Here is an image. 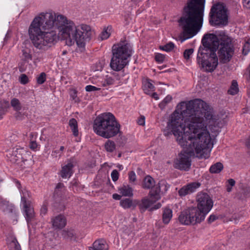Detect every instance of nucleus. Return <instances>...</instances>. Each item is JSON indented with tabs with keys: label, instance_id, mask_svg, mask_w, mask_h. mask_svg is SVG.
Listing matches in <instances>:
<instances>
[{
	"label": "nucleus",
	"instance_id": "39",
	"mask_svg": "<svg viewBox=\"0 0 250 250\" xmlns=\"http://www.w3.org/2000/svg\"><path fill=\"white\" fill-rule=\"evenodd\" d=\"M46 81V74L44 72H42L37 78V83L42 84Z\"/></svg>",
	"mask_w": 250,
	"mask_h": 250
},
{
	"label": "nucleus",
	"instance_id": "15",
	"mask_svg": "<svg viewBox=\"0 0 250 250\" xmlns=\"http://www.w3.org/2000/svg\"><path fill=\"white\" fill-rule=\"evenodd\" d=\"M24 216L28 223L33 220L35 217V212L30 203H26L23 205Z\"/></svg>",
	"mask_w": 250,
	"mask_h": 250
},
{
	"label": "nucleus",
	"instance_id": "6",
	"mask_svg": "<svg viewBox=\"0 0 250 250\" xmlns=\"http://www.w3.org/2000/svg\"><path fill=\"white\" fill-rule=\"evenodd\" d=\"M188 141V145L182 146L187 149L186 151L179 155V158L175 161L174 164L175 168L186 171L188 170L191 166V161L189 155H195V153L196 156L199 158L207 159L209 157L210 151L213 147V146H212L209 149L208 156L206 157H204L205 156L204 153V151L201 150V149L203 148L202 146L204 144V140L203 142H199V141H197V142L194 143H191L189 141ZM212 145H213V144Z\"/></svg>",
	"mask_w": 250,
	"mask_h": 250
},
{
	"label": "nucleus",
	"instance_id": "36",
	"mask_svg": "<svg viewBox=\"0 0 250 250\" xmlns=\"http://www.w3.org/2000/svg\"><path fill=\"white\" fill-rule=\"evenodd\" d=\"M172 100V97L167 95L159 104L161 108H164L167 104L169 103Z\"/></svg>",
	"mask_w": 250,
	"mask_h": 250
},
{
	"label": "nucleus",
	"instance_id": "14",
	"mask_svg": "<svg viewBox=\"0 0 250 250\" xmlns=\"http://www.w3.org/2000/svg\"><path fill=\"white\" fill-rule=\"evenodd\" d=\"M53 227L55 229H62L66 225L65 217L61 214L53 218L51 220Z\"/></svg>",
	"mask_w": 250,
	"mask_h": 250
},
{
	"label": "nucleus",
	"instance_id": "41",
	"mask_svg": "<svg viewBox=\"0 0 250 250\" xmlns=\"http://www.w3.org/2000/svg\"><path fill=\"white\" fill-rule=\"evenodd\" d=\"M194 50L193 49L190 48L186 49L184 52V57L185 59L188 60L189 59L190 56L193 53Z\"/></svg>",
	"mask_w": 250,
	"mask_h": 250
},
{
	"label": "nucleus",
	"instance_id": "54",
	"mask_svg": "<svg viewBox=\"0 0 250 250\" xmlns=\"http://www.w3.org/2000/svg\"><path fill=\"white\" fill-rule=\"evenodd\" d=\"M228 185L231 187H233L235 185V181L233 179H229L228 180Z\"/></svg>",
	"mask_w": 250,
	"mask_h": 250
},
{
	"label": "nucleus",
	"instance_id": "44",
	"mask_svg": "<svg viewBox=\"0 0 250 250\" xmlns=\"http://www.w3.org/2000/svg\"><path fill=\"white\" fill-rule=\"evenodd\" d=\"M114 80L111 77H107L103 84V86H106L113 84Z\"/></svg>",
	"mask_w": 250,
	"mask_h": 250
},
{
	"label": "nucleus",
	"instance_id": "55",
	"mask_svg": "<svg viewBox=\"0 0 250 250\" xmlns=\"http://www.w3.org/2000/svg\"><path fill=\"white\" fill-rule=\"evenodd\" d=\"M37 136V134L36 133H34V132H31L29 135L30 140L32 139V140H35Z\"/></svg>",
	"mask_w": 250,
	"mask_h": 250
},
{
	"label": "nucleus",
	"instance_id": "26",
	"mask_svg": "<svg viewBox=\"0 0 250 250\" xmlns=\"http://www.w3.org/2000/svg\"><path fill=\"white\" fill-rule=\"evenodd\" d=\"M223 169V164L221 163L218 162L210 167L209 171L211 173H219Z\"/></svg>",
	"mask_w": 250,
	"mask_h": 250
},
{
	"label": "nucleus",
	"instance_id": "16",
	"mask_svg": "<svg viewBox=\"0 0 250 250\" xmlns=\"http://www.w3.org/2000/svg\"><path fill=\"white\" fill-rule=\"evenodd\" d=\"M74 165L71 162L62 167L60 171V175L62 178H70L73 173Z\"/></svg>",
	"mask_w": 250,
	"mask_h": 250
},
{
	"label": "nucleus",
	"instance_id": "52",
	"mask_svg": "<svg viewBox=\"0 0 250 250\" xmlns=\"http://www.w3.org/2000/svg\"><path fill=\"white\" fill-rule=\"evenodd\" d=\"M250 0H243V4L244 7L248 9L250 8Z\"/></svg>",
	"mask_w": 250,
	"mask_h": 250
},
{
	"label": "nucleus",
	"instance_id": "1",
	"mask_svg": "<svg viewBox=\"0 0 250 250\" xmlns=\"http://www.w3.org/2000/svg\"><path fill=\"white\" fill-rule=\"evenodd\" d=\"M208 126L212 132H218L220 128L219 119L213 115L212 108L199 99L181 102L167 123V127L181 146L188 145V141L194 143L204 140L201 150L206 157L212 146Z\"/></svg>",
	"mask_w": 250,
	"mask_h": 250
},
{
	"label": "nucleus",
	"instance_id": "49",
	"mask_svg": "<svg viewBox=\"0 0 250 250\" xmlns=\"http://www.w3.org/2000/svg\"><path fill=\"white\" fill-rule=\"evenodd\" d=\"M217 219H218V217L214 214H211L209 216V218L208 219V223H211L214 221H215Z\"/></svg>",
	"mask_w": 250,
	"mask_h": 250
},
{
	"label": "nucleus",
	"instance_id": "3",
	"mask_svg": "<svg viewBox=\"0 0 250 250\" xmlns=\"http://www.w3.org/2000/svg\"><path fill=\"white\" fill-rule=\"evenodd\" d=\"M205 0H190L184 8L182 16L178 21L182 31L181 41H184L195 36L202 27Z\"/></svg>",
	"mask_w": 250,
	"mask_h": 250
},
{
	"label": "nucleus",
	"instance_id": "27",
	"mask_svg": "<svg viewBox=\"0 0 250 250\" xmlns=\"http://www.w3.org/2000/svg\"><path fill=\"white\" fill-rule=\"evenodd\" d=\"M105 150L108 152H112L116 149V145L114 141L108 140L104 145Z\"/></svg>",
	"mask_w": 250,
	"mask_h": 250
},
{
	"label": "nucleus",
	"instance_id": "50",
	"mask_svg": "<svg viewBox=\"0 0 250 250\" xmlns=\"http://www.w3.org/2000/svg\"><path fill=\"white\" fill-rule=\"evenodd\" d=\"M104 63L103 62H99L96 63V71H101L103 68Z\"/></svg>",
	"mask_w": 250,
	"mask_h": 250
},
{
	"label": "nucleus",
	"instance_id": "4",
	"mask_svg": "<svg viewBox=\"0 0 250 250\" xmlns=\"http://www.w3.org/2000/svg\"><path fill=\"white\" fill-rule=\"evenodd\" d=\"M202 43L204 46L209 47L215 53L218 49V59L221 63H226L229 62L234 51L231 39L224 35L218 38L213 34H208L204 36L202 39Z\"/></svg>",
	"mask_w": 250,
	"mask_h": 250
},
{
	"label": "nucleus",
	"instance_id": "63",
	"mask_svg": "<svg viewBox=\"0 0 250 250\" xmlns=\"http://www.w3.org/2000/svg\"><path fill=\"white\" fill-rule=\"evenodd\" d=\"M58 152H58L57 150L53 151L52 152V155L53 156H55V157H57L56 154H57Z\"/></svg>",
	"mask_w": 250,
	"mask_h": 250
},
{
	"label": "nucleus",
	"instance_id": "57",
	"mask_svg": "<svg viewBox=\"0 0 250 250\" xmlns=\"http://www.w3.org/2000/svg\"><path fill=\"white\" fill-rule=\"evenodd\" d=\"M70 96L73 99V100H75L76 98L77 97L76 91L75 90H74L73 92L71 94Z\"/></svg>",
	"mask_w": 250,
	"mask_h": 250
},
{
	"label": "nucleus",
	"instance_id": "37",
	"mask_svg": "<svg viewBox=\"0 0 250 250\" xmlns=\"http://www.w3.org/2000/svg\"><path fill=\"white\" fill-rule=\"evenodd\" d=\"M48 205V201L47 200H45L43 202V204H42V205L41 208V209H40L41 214L42 216L45 215L47 213V210H48V208H47Z\"/></svg>",
	"mask_w": 250,
	"mask_h": 250
},
{
	"label": "nucleus",
	"instance_id": "62",
	"mask_svg": "<svg viewBox=\"0 0 250 250\" xmlns=\"http://www.w3.org/2000/svg\"><path fill=\"white\" fill-rule=\"evenodd\" d=\"M232 187L230 186H227V191L229 192H230L232 190Z\"/></svg>",
	"mask_w": 250,
	"mask_h": 250
},
{
	"label": "nucleus",
	"instance_id": "35",
	"mask_svg": "<svg viewBox=\"0 0 250 250\" xmlns=\"http://www.w3.org/2000/svg\"><path fill=\"white\" fill-rule=\"evenodd\" d=\"M22 56L25 61H28L32 60V55L30 54V50L23 49L22 50Z\"/></svg>",
	"mask_w": 250,
	"mask_h": 250
},
{
	"label": "nucleus",
	"instance_id": "29",
	"mask_svg": "<svg viewBox=\"0 0 250 250\" xmlns=\"http://www.w3.org/2000/svg\"><path fill=\"white\" fill-rule=\"evenodd\" d=\"M238 92V88L237 82L235 80H233L230 87L228 90V93L234 95L237 94Z\"/></svg>",
	"mask_w": 250,
	"mask_h": 250
},
{
	"label": "nucleus",
	"instance_id": "2",
	"mask_svg": "<svg viewBox=\"0 0 250 250\" xmlns=\"http://www.w3.org/2000/svg\"><path fill=\"white\" fill-rule=\"evenodd\" d=\"M57 29L62 39L69 46L76 43L79 47H84L92 35L90 26L76 25L65 16L54 12L41 13L36 17L29 26L28 34L33 46L45 51L58 42Z\"/></svg>",
	"mask_w": 250,
	"mask_h": 250
},
{
	"label": "nucleus",
	"instance_id": "48",
	"mask_svg": "<svg viewBox=\"0 0 250 250\" xmlns=\"http://www.w3.org/2000/svg\"><path fill=\"white\" fill-rule=\"evenodd\" d=\"M128 177L130 181L134 182L136 180V174L134 171H130L128 173Z\"/></svg>",
	"mask_w": 250,
	"mask_h": 250
},
{
	"label": "nucleus",
	"instance_id": "33",
	"mask_svg": "<svg viewBox=\"0 0 250 250\" xmlns=\"http://www.w3.org/2000/svg\"><path fill=\"white\" fill-rule=\"evenodd\" d=\"M11 105L16 111H20L21 109V105L20 101L16 99L13 98L11 101Z\"/></svg>",
	"mask_w": 250,
	"mask_h": 250
},
{
	"label": "nucleus",
	"instance_id": "38",
	"mask_svg": "<svg viewBox=\"0 0 250 250\" xmlns=\"http://www.w3.org/2000/svg\"><path fill=\"white\" fill-rule=\"evenodd\" d=\"M174 47V44L172 42H169L163 46H160V48L167 52L171 51Z\"/></svg>",
	"mask_w": 250,
	"mask_h": 250
},
{
	"label": "nucleus",
	"instance_id": "64",
	"mask_svg": "<svg viewBox=\"0 0 250 250\" xmlns=\"http://www.w3.org/2000/svg\"><path fill=\"white\" fill-rule=\"evenodd\" d=\"M64 146H61L60 147V150L61 151H62L64 150Z\"/></svg>",
	"mask_w": 250,
	"mask_h": 250
},
{
	"label": "nucleus",
	"instance_id": "21",
	"mask_svg": "<svg viewBox=\"0 0 250 250\" xmlns=\"http://www.w3.org/2000/svg\"><path fill=\"white\" fill-rule=\"evenodd\" d=\"M172 217V210L168 208L163 209L162 215L163 222L165 224L169 223Z\"/></svg>",
	"mask_w": 250,
	"mask_h": 250
},
{
	"label": "nucleus",
	"instance_id": "25",
	"mask_svg": "<svg viewBox=\"0 0 250 250\" xmlns=\"http://www.w3.org/2000/svg\"><path fill=\"white\" fill-rule=\"evenodd\" d=\"M69 125L70 126L73 134L75 136H77L79 134L78 128V123L76 120L74 118L71 119L69 121Z\"/></svg>",
	"mask_w": 250,
	"mask_h": 250
},
{
	"label": "nucleus",
	"instance_id": "24",
	"mask_svg": "<svg viewBox=\"0 0 250 250\" xmlns=\"http://www.w3.org/2000/svg\"><path fill=\"white\" fill-rule=\"evenodd\" d=\"M143 87L145 93L148 95H150L155 91V87L149 80L144 82Z\"/></svg>",
	"mask_w": 250,
	"mask_h": 250
},
{
	"label": "nucleus",
	"instance_id": "9",
	"mask_svg": "<svg viewBox=\"0 0 250 250\" xmlns=\"http://www.w3.org/2000/svg\"><path fill=\"white\" fill-rule=\"evenodd\" d=\"M209 22L212 26H224L228 24L227 8L223 3L213 4L209 13Z\"/></svg>",
	"mask_w": 250,
	"mask_h": 250
},
{
	"label": "nucleus",
	"instance_id": "12",
	"mask_svg": "<svg viewBox=\"0 0 250 250\" xmlns=\"http://www.w3.org/2000/svg\"><path fill=\"white\" fill-rule=\"evenodd\" d=\"M197 206L198 214L202 215L204 220L206 215L211 209L213 202L212 199L208 194L205 192H200L197 195Z\"/></svg>",
	"mask_w": 250,
	"mask_h": 250
},
{
	"label": "nucleus",
	"instance_id": "31",
	"mask_svg": "<svg viewBox=\"0 0 250 250\" xmlns=\"http://www.w3.org/2000/svg\"><path fill=\"white\" fill-rule=\"evenodd\" d=\"M111 29V26H108L106 28H104V30L100 34V38L102 40H106L109 37L110 35V31Z\"/></svg>",
	"mask_w": 250,
	"mask_h": 250
},
{
	"label": "nucleus",
	"instance_id": "60",
	"mask_svg": "<svg viewBox=\"0 0 250 250\" xmlns=\"http://www.w3.org/2000/svg\"><path fill=\"white\" fill-rule=\"evenodd\" d=\"M15 249L16 250H21V246L18 242L15 244Z\"/></svg>",
	"mask_w": 250,
	"mask_h": 250
},
{
	"label": "nucleus",
	"instance_id": "11",
	"mask_svg": "<svg viewBox=\"0 0 250 250\" xmlns=\"http://www.w3.org/2000/svg\"><path fill=\"white\" fill-rule=\"evenodd\" d=\"M163 187H164V189L166 191L167 188L165 181H160L154 188L150 191L149 193V199L144 198L142 199L141 201L138 204L139 208L144 211L149 208L152 204L159 200L160 199V192L161 188Z\"/></svg>",
	"mask_w": 250,
	"mask_h": 250
},
{
	"label": "nucleus",
	"instance_id": "56",
	"mask_svg": "<svg viewBox=\"0 0 250 250\" xmlns=\"http://www.w3.org/2000/svg\"><path fill=\"white\" fill-rule=\"evenodd\" d=\"M112 197L115 200H120L121 198V196L118 194L115 193L113 194Z\"/></svg>",
	"mask_w": 250,
	"mask_h": 250
},
{
	"label": "nucleus",
	"instance_id": "61",
	"mask_svg": "<svg viewBox=\"0 0 250 250\" xmlns=\"http://www.w3.org/2000/svg\"><path fill=\"white\" fill-rule=\"evenodd\" d=\"M19 69L20 72H23L24 70V68L22 64H19Z\"/></svg>",
	"mask_w": 250,
	"mask_h": 250
},
{
	"label": "nucleus",
	"instance_id": "32",
	"mask_svg": "<svg viewBox=\"0 0 250 250\" xmlns=\"http://www.w3.org/2000/svg\"><path fill=\"white\" fill-rule=\"evenodd\" d=\"M120 205L124 208H128L132 207V201L129 198H125L121 200Z\"/></svg>",
	"mask_w": 250,
	"mask_h": 250
},
{
	"label": "nucleus",
	"instance_id": "8",
	"mask_svg": "<svg viewBox=\"0 0 250 250\" xmlns=\"http://www.w3.org/2000/svg\"><path fill=\"white\" fill-rule=\"evenodd\" d=\"M197 62L206 71L211 72L218 65V58L213 50L202 45L198 49Z\"/></svg>",
	"mask_w": 250,
	"mask_h": 250
},
{
	"label": "nucleus",
	"instance_id": "18",
	"mask_svg": "<svg viewBox=\"0 0 250 250\" xmlns=\"http://www.w3.org/2000/svg\"><path fill=\"white\" fill-rule=\"evenodd\" d=\"M108 245L104 239H99L93 244V247L90 248V250H108Z\"/></svg>",
	"mask_w": 250,
	"mask_h": 250
},
{
	"label": "nucleus",
	"instance_id": "5",
	"mask_svg": "<svg viewBox=\"0 0 250 250\" xmlns=\"http://www.w3.org/2000/svg\"><path fill=\"white\" fill-rule=\"evenodd\" d=\"M93 130L97 135L106 139L120 133V125L111 113H104L96 117L93 123Z\"/></svg>",
	"mask_w": 250,
	"mask_h": 250
},
{
	"label": "nucleus",
	"instance_id": "58",
	"mask_svg": "<svg viewBox=\"0 0 250 250\" xmlns=\"http://www.w3.org/2000/svg\"><path fill=\"white\" fill-rule=\"evenodd\" d=\"M150 95H151V96L155 100H158L159 99L158 94L156 92H152Z\"/></svg>",
	"mask_w": 250,
	"mask_h": 250
},
{
	"label": "nucleus",
	"instance_id": "23",
	"mask_svg": "<svg viewBox=\"0 0 250 250\" xmlns=\"http://www.w3.org/2000/svg\"><path fill=\"white\" fill-rule=\"evenodd\" d=\"M120 193L124 196L131 197L133 196V189L128 185H123L119 189Z\"/></svg>",
	"mask_w": 250,
	"mask_h": 250
},
{
	"label": "nucleus",
	"instance_id": "34",
	"mask_svg": "<svg viewBox=\"0 0 250 250\" xmlns=\"http://www.w3.org/2000/svg\"><path fill=\"white\" fill-rule=\"evenodd\" d=\"M8 104V102H5L4 103L0 102V119L2 118L3 116L6 113Z\"/></svg>",
	"mask_w": 250,
	"mask_h": 250
},
{
	"label": "nucleus",
	"instance_id": "43",
	"mask_svg": "<svg viewBox=\"0 0 250 250\" xmlns=\"http://www.w3.org/2000/svg\"><path fill=\"white\" fill-rule=\"evenodd\" d=\"M111 176L112 180L114 182L117 181L119 178V173L118 171L116 169L113 170L111 173Z\"/></svg>",
	"mask_w": 250,
	"mask_h": 250
},
{
	"label": "nucleus",
	"instance_id": "28",
	"mask_svg": "<svg viewBox=\"0 0 250 250\" xmlns=\"http://www.w3.org/2000/svg\"><path fill=\"white\" fill-rule=\"evenodd\" d=\"M21 200L22 205H25L26 203H30V202L28 200L31 196L30 192L26 189H24L21 190Z\"/></svg>",
	"mask_w": 250,
	"mask_h": 250
},
{
	"label": "nucleus",
	"instance_id": "17",
	"mask_svg": "<svg viewBox=\"0 0 250 250\" xmlns=\"http://www.w3.org/2000/svg\"><path fill=\"white\" fill-rule=\"evenodd\" d=\"M62 238L70 241L76 240V233L74 229L67 228L62 230L61 232Z\"/></svg>",
	"mask_w": 250,
	"mask_h": 250
},
{
	"label": "nucleus",
	"instance_id": "13",
	"mask_svg": "<svg viewBox=\"0 0 250 250\" xmlns=\"http://www.w3.org/2000/svg\"><path fill=\"white\" fill-rule=\"evenodd\" d=\"M201 186L199 182H192L184 186L178 190V195L181 198L188 194H190L195 191Z\"/></svg>",
	"mask_w": 250,
	"mask_h": 250
},
{
	"label": "nucleus",
	"instance_id": "22",
	"mask_svg": "<svg viewBox=\"0 0 250 250\" xmlns=\"http://www.w3.org/2000/svg\"><path fill=\"white\" fill-rule=\"evenodd\" d=\"M155 186V181L149 175H147L145 177L143 180V188H144L150 189L152 188Z\"/></svg>",
	"mask_w": 250,
	"mask_h": 250
},
{
	"label": "nucleus",
	"instance_id": "10",
	"mask_svg": "<svg viewBox=\"0 0 250 250\" xmlns=\"http://www.w3.org/2000/svg\"><path fill=\"white\" fill-rule=\"evenodd\" d=\"M201 216L198 214V209L196 207H191L181 212L178 220L182 225H195L200 223L204 220Z\"/></svg>",
	"mask_w": 250,
	"mask_h": 250
},
{
	"label": "nucleus",
	"instance_id": "59",
	"mask_svg": "<svg viewBox=\"0 0 250 250\" xmlns=\"http://www.w3.org/2000/svg\"><path fill=\"white\" fill-rule=\"evenodd\" d=\"M15 183L16 185L17 186V188L20 189L21 188V184L20 182L17 180H14Z\"/></svg>",
	"mask_w": 250,
	"mask_h": 250
},
{
	"label": "nucleus",
	"instance_id": "51",
	"mask_svg": "<svg viewBox=\"0 0 250 250\" xmlns=\"http://www.w3.org/2000/svg\"><path fill=\"white\" fill-rule=\"evenodd\" d=\"M138 124L140 125H144L145 124V118L142 116L138 120Z\"/></svg>",
	"mask_w": 250,
	"mask_h": 250
},
{
	"label": "nucleus",
	"instance_id": "40",
	"mask_svg": "<svg viewBox=\"0 0 250 250\" xmlns=\"http://www.w3.org/2000/svg\"><path fill=\"white\" fill-rule=\"evenodd\" d=\"M29 146L31 149L34 151H37L39 145L37 144L36 140L31 139Z\"/></svg>",
	"mask_w": 250,
	"mask_h": 250
},
{
	"label": "nucleus",
	"instance_id": "45",
	"mask_svg": "<svg viewBox=\"0 0 250 250\" xmlns=\"http://www.w3.org/2000/svg\"><path fill=\"white\" fill-rule=\"evenodd\" d=\"M85 90L87 92H91V91H97L100 90L101 89L100 88L97 87L96 86L91 85H88L86 86Z\"/></svg>",
	"mask_w": 250,
	"mask_h": 250
},
{
	"label": "nucleus",
	"instance_id": "47",
	"mask_svg": "<svg viewBox=\"0 0 250 250\" xmlns=\"http://www.w3.org/2000/svg\"><path fill=\"white\" fill-rule=\"evenodd\" d=\"M165 56L162 54H157L155 56L156 61L159 62H162L164 61Z\"/></svg>",
	"mask_w": 250,
	"mask_h": 250
},
{
	"label": "nucleus",
	"instance_id": "20",
	"mask_svg": "<svg viewBox=\"0 0 250 250\" xmlns=\"http://www.w3.org/2000/svg\"><path fill=\"white\" fill-rule=\"evenodd\" d=\"M0 208L6 213H12L15 209L14 206L12 204H10L8 201L1 197H0Z\"/></svg>",
	"mask_w": 250,
	"mask_h": 250
},
{
	"label": "nucleus",
	"instance_id": "19",
	"mask_svg": "<svg viewBox=\"0 0 250 250\" xmlns=\"http://www.w3.org/2000/svg\"><path fill=\"white\" fill-rule=\"evenodd\" d=\"M24 152H25V150L23 148L18 147L13 148L11 154V161L14 163H16L20 160L22 161V154Z\"/></svg>",
	"mask_w": 250,
	"mask_h": 250
},
{
	"label": "nucleus",
	"instance_id": "7",
	"mask_svg": "<svg viewBox=\"0 0 250 250\" xmlns=\"http://www.w3.org/2000/svg\"><path fill=\"white\" fill-rule=\"evenodd\" d=\"M132 47L126 41L114 44L112 47V57L110 66L114 71L123 70L129 62L132 53Z\"/></svg>",
	"mask_w": 250,
	"mask_h": 250
},
{
	"label": "nucleus",
	"instance_id": "46",
	"mask_svg": "<svg viewBox=\"0 0 250 250\" xmlns=\"http://www.w3.org/2000/svg\"><path fill=\"white\" fill-rule=\"evenodd\" d=\"M250 51L249 49V40L246 42V44L244 45L243 49V54L246 55L248 54Z\"/></svg>",
	"mask_w": 250,
	"mask_h": 250
},
{
	"label": "nucleus",
	"instance_id": "53",
	"mask_svg": "<svg viewBox=\"0 0 250 250\" xmlns=\"http://www.w3.org/2000/svg\"><path fill=\"white\" fill-rule=\"evenodd\" d=\"M161 206H162L161 204L160 203H158L157 204L155 205L153 207L150 208V210L151 211H152V210H153L154 209H158V208H160Z\"/></svg>",
	"mask_w": 250,
	"mask_h": 250
},
{
	"label": "nucleus",
	"instance_id": "42",
	"mask_svg": "<svg viewBox=\"0 0 250 250\" xmlns=\"http://www.w3.org/2000/svg\"><path fill=\"white\" fill-rule=\"evenodd\" d=\"M19 81L21 84H25L28 82V78L25 74H21L20 77Z\"/></svg>",
	"mask_w": 250,
	"mask_h": 250
},
{
	"label": "nucleus",
	"instance_id": "30",
	"mask_svg": "<svg viewBox=\"0 0 250 250\" xmlns=\"http://www.w3.org/2000/svg\"><path fill=\"white\" fill-rule=\"evenodd\" d=\"M65 190V188L63 184L59 183L57 185L56 187L54 193L58 196H62V194L64 193Z\"/></svg>",
	"mask_w": 250,
	"mask_h": 250
}]
</instances>
